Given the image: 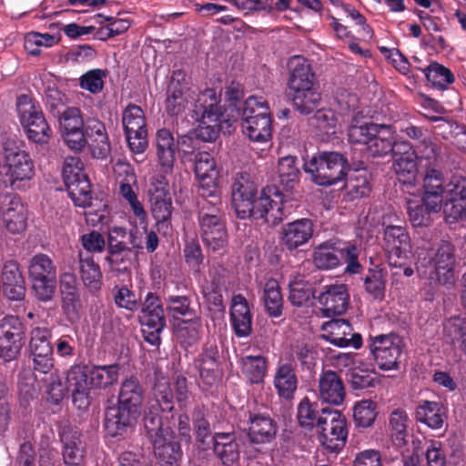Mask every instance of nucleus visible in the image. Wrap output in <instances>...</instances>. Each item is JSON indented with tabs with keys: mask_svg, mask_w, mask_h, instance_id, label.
I'll list each match as a JSON object with an SVG mask.
<instances>
[{
	"mask_svg": "<svg viewBox=\"0 0 466 466\" xmlns=\"http://www.w3.org/2000/svg\"><path fill=\"white\" fill-rule=\"evenodd\" d=\"M1 167L13 188H18L20 182L28 181L35 175V166L29 153L17 147H4Z\"/></svg>",
	"mask_w": 466,
	"mask_h": 466,
	"instance_id": "9b49d317",
	"label": "nucleus"
},
{
	"mask_svg": "<svg viewBox=\"0 0 466 466\" xmlns=\"http://www.w3.org/2000/svg\"><path fill=\"white\" fill-rule=\"evenodd\" d=\"M295 109L301 115H309L319 106L321 95L316 86L289 92Z\"/></svg>",
	"mask_w": 466,
	"mask_h": 466,
	"instance_id": "a19ab883",
	"label": "nucleus"
},
{
	"mask_svg": "<svg viewBox=\"0 0 466 466\" xmlns=\"http://www.w3.org/2000/svg\"><path fill=\"white\" fill-rule=\"evenodd\" d=\"M319 440L321 445L331 452L340 451L347 441V420L337 410H331L326 417V422L319 428Z\"/></svg>",
	"mask_w": 466,
	"mask_h": 466,
	"instance_id": "f3484780",
	"label": "nucleus"
},
{
	"mask_svg": "<svg viewBox=\"0 0 466 466\" xmlns=\"http://www.w3.org/2000/svg\"><path fill=\"white\" fill-rule=\"evenodd\" d=\"M347 376L348 382L353 390H364L374 388L378 383L373 370L361 369L360 366L349 370Z\"/></svg>",
	"mask_w": 466,
	"mask_h": 466,
	"instance_id": "bf43d9fd",
	"label": "nucleus"
},
{
	"mask_svg": "<svg viewBox=\"0 0 466 466\" xmlns=\"http://www.w3.org/2000/svg\"><path fill=\"white\" fill-rule=\"evenodd\" d=\"M319 397L323 402L334 406L343 403L346 390L344 383L337 372L328 370L319 375Z\"/></svg>",
	"mask_w": 466,
	"mask_h": 466,
	"instance_id": "bb28decb",
	"label": "nucleus"
},
{
	"mask_svg": "<svg viewBox=\"0 0 466 466\" xmlns=\"http://www.w3.org/2000/svg\"><path fill=\"white\" fill-rule=\"evenodd\" d=\"M122 124L124 133L147 130L144 111L139 106L129 104L123 111Z\"/></svg>",
	"mask_w": 466,
	"mask_h": 466,
	"instance_id": "603ef678",
	"label": "nucleus"
},
{
	"mask_svg": "<svg viewBox=\"0 0 466 466\" xmlns=\"http://www.w3.org/2000/svg\"><path fill=\"white\" fill-rule=\"evenodd\" d=\"M332 410L320 408L318 401L304 397L297 406L296 418L299 426L305 431H312L326 422V417Z\"/></svg>",
	"mask_w": 466,
	"mask_h": 466,
	"instance_id": "a878e982",
	"label": "nucleus"
},
{
	"mask_svg": "<svg viewBox=\"0 0 466 466\" xmlns=\"http://www.w3.org/2000/svg\"><path fill=\"white\" fill-rule=\"evenodd\" d=\"M192 160L191 157L187 158ZM194 172L199 183V189L216 190L218 187V171L214 157L206 151L198 152L194 158Z\"/></svg>",
	"mask_w": 466,
	"mask_h": 466,
	"instance_id": "7c9ffc66",
	"label": "nucleus"
},
{
	"mask_svg": "<svg viewBox=\"0 0 466 466\" xmlns=\"http://www.w3.org/2000/svg\"><path fill=\"white\" fill-rule=\"evenodd\" d=\"M314 265L319 269H331L339 266L336 243L325 242L319 245L313 253Z\"/></svg>",
	"mask_w": 466,
	"mask_h": 466,
	"instance_id": "6e6d98bb",
	"label": "nucleus"
},
{
	"mask_svg": "<svg viewBox=\"0 0 466 466\" xmlns=\"http://www.w3.org/2000/svg\"><path fill=\"white\" fill-rule=\"evenodd\" d=\"M16 107L27 138L36 144H46L52 131L40 106L30 96L20 95L16 99Z\"/></svg>",
	"mask_w": 466,
	"mask_h": 466,
	"instance_id": "1a4fd4ad",
	"label": "nucleus"
},
{
	"mask_svg": "<svg viewBox=\"0 0 466 466\" xmlns=\"http://www.w3.org/2000/svg\"><path fill=\"white\" fill-rule=\"evenodd\" d=\"M156 155L161 170L169 174L173 171L177 145L172 132L167 128L157 131L155 138Z\"/></svg>",
	"mask_w": 466,
	"mask_h": 466,
	"instance_id": "cd10ccee",
	"label": "nucleus"
},
{
	"mask_svg": "<svg viewBox=\"0 0 466 466\" xmlns=\"http://www.w3.org/2000/svg\"><path fill=\"white\" fill-rule=\"evenodd\" d=\"M273 384L280 398L291 400L298 388V378L291 363L278 365Z\"/></svg>",
	"mask_w": 466,
	"mask_h": 466,
	"instance_id": "58836bf2",
	"label": "nucleus"
},
{
	"mask_svg": "<svg viewBox=\"0 0 466 466\" xmlns=\"http://www.w3.org/2000/svg\"><path fill=\"white\" fill-rule=\"evenodd\" d=\"M62 175L68 196L74 204L80 208L89 207L92 199L91 183L84 172L81 159L77 157H66Z\"/></svg>",
	"mask_w": 466,
	"mask_h": 466,
	"instance_id": "9d476101",
	"label": "nucleus"
},
{
	"mask_svg": "<svg viewBox=\"0 0 466 466\" xmlns=\"http://www.w3.org/2000/svg\"><path fill=\"white\" fill-rule=\"evenodd\" d=\"M61 309L66 319L71 323H77L82 317L83 305L79 292L62 295Z\"/></svg>",
	"mask_w": 466,
	"mask_h": 466,
	"instance_id": "69168bd1",
	"label": "nucleus"
},
{
	"mask_svg": "<svg viewBox=\"0 0 466 466\" xmlns=\"http://www.w3.org/2000/svg\"><path fill=\"white\" fill-rule=\"evenodd\" d=\"M185 261L187 266L197 273L203 268L204 255L198 239L187 240L183 249Z\"/></svg>",
	"mask_w": 466,
	"mask_h": 466,
	"instance_id": "774afa93",
	"label": "nucleus"
},
{
	"mask_svg": "<svg viewBox=\"0 0 466 466\" xmlns=\"http://www.w3.org/2000/svg\"><path fill=\"white\" fill-rule=\"evenodd\" d=\"M113 299L117 308L124 309L127 311L135 312L140 308V300L137 298L135 292L129 289L126 285L114 288Z\"/></svg>",
	"mask_w": 466,
	"mask_h": 466,
	"instance_id": "338daca9",
	"label": "nucleus"
},
{
	"mask_svg": "<svg viewBox=\"0 0 466 466\" xmlns=\"http://www.w3.org/2000/svg\"><path fill=\"white\" fill-rule=\"evenodd\" d=\"M238 114L241 116L242 121L248 119H257L260 116L265 117L271 116L269 107L263 97L251 96L243 104V107L238 109Z\"/></svg>",
	"mask_w": 466,
	"mask_h": 466,
	"instance_id": "680f3d73",
	"label": "nucleus"
},
{
	"mask_svg": "<svg viewBox=\"0 0 466 466\" xmlns=\"http://www.w3.org/2000/svg\"><path fill=\"white\" fill-rule=\"evenodd\" d=\"M344 189L350 200L368 197L371 191V186L364 168V163L360 162L358 167L348 174L344 178Z\"/></svg>",
	"mask_w": 466,
	"mask_h": 466,
	"instance_id": "c9c22d12",
	"label": "nucleus"
},
{
	"mask_svg": "<svg viewBox=\"0 0 466 466\" xmlns=\"http://www.w3.org/2000/svg\"><path fill=\"white\" fill-rule=\"evenodd\" d=\"M120 365H94L86 371L81 366H73L67 371V388L74 405L86 410L90 405V390H106L115 385L119 378Z\"/></svg>",
	"mask_w": 466,
	"mask_h": 466,
	"instance_id": "7ed1b4c3",
	"label": "nucleus"
},
{
	"mask_svg": "<svg viewBox=\"0 0 466 466\" xmlns=\"http://www.w3.org/2000/svg\"><path fill=\"white\" fill-rule=\"evenodd\" d=\"M314 233V224L309 218H299L283 226L281 244L289 251H294L307 244Z\"/></svg>",
	"mask_w": 466,
	"mask_h": 466,
	"instance_id": "412c9836",
	"label": "nucleus"
},
{
	"mask_svg": "<svg viewBox=\"0 0 466 466\" xmlns=\"http://www.w3.org/2000/svg\"><path fill=\"white\" fill-rule=\"evenodd\" d=\"M188 87L185 81V74L174 71L167 89L166 110L169 116L183 113L188 106Z\"/></svg>",
	"mask_w": 466,
	"mask_h": 466,
	"instance_id": "6ab92c4d",
	"label": "nucleus"
},
{
	"mask_svg": "<svg viewBox=\"0 0 466 466\" xmlns=\"http://www.w3.org/2000/svg\"><path fill=\"white\" fill-rule=\"evenodd\" d=\"M423 72L427 80L439 90L446 89L455 80L453 73L437 62H431Z\"/></svg>",
	"mask_w": 466,
	"mask_h": 466,
	"instance_id": "3c124183",
	"label": "nucleus"
},
{
	"mask_svg": "<svg viewBox=\"0 0 466 466\" xmlns=\"http://www.w3.org/2000/svg\"><path fill=\"white\" fill-rule=\"evenodd\" d=\"M3 223L12 234H19L26 228L27 208L18 197H13L3 212Z\"/></svg>",
	"mask_w": 466,
	"mask_h": 466,
	"instance_id": "e433bc0d",
	"label": "nucleus"
},
{
	"mask_svg": "<svg viewBox=\"0 0 466 466\" xmlns=\"http://www.w3.org/2000/svg\"><path fill=\"white\" fill-rule=\"evenodd\" d=\"M393 169L398 180L404 185H412L417 177L418 167L414 152H407L402 157H396Z\"/></svg>",
	"mask_w": 466,
	"mask_h": 466,
	"instance_id": "a18cd8bd",
	"label": "nucleus"
},
{
	"mask_svg": "<svg viewBox=\"0 0 466 466\" xmlns=\"http://www.w3.org/2000/svg\"><path fill=\"white\" fill-rule=\"evenodd\" d=\"M50 339L51 330L47 328L35 327L31 330L29 349L33 369L43 374H47L54 367Z\"/></svg>",
	"mask_w": 466,
	"mask_h": 466,
	"instance_id": "4468645a",
	"label": "nucleus"
},
{
	"mask_svg": "<svg viewBox=\"0 0 466 466\" xmlns=\"http://www.w3.org/2000/svg\"><path fill=\"white\" fill-rule=\"evenodd\" d=\"M192 118L198 123L197 136L204 142L215 141L218 134L223 130V125L227 127L232 126L231 119L225 113L221 105L220 95L213 88H206L199 92L192 104Z\"/></svg>",
	"mask_w": 466,
	"mask_h": 466,
	"instance_id": "20e7f679",
	"label": "nucleus"
},
{
	"mask_svg": "<svg viewBox=\"0 0 466 466\" xmlns=\"http://www.w3.org/2000/svg\"><path fill=\"white\" fill-rule=\"evenodd\" d=\"M31 431L27 427L17 431L16 440L22 441L15 460V466H35V450L30 441Z\"/></svg>",
	"mask_w": 466,
	"mask_h": 466,
	"instance_id": "de8ad7c7",
	"label": "nucleus"
},
{
	"mask_svg": "<svg viewBox=\"0 0 466 466\" xmlns=\"http://www.w3.org/2000/svg\"><path fill=\"white\" fill-rule=\"evenodd\" d=\"M263 303L269 317L279 318L283 312V297L277 279L270 278L263 288Z\"/></svg>",
	"mask_w": 466,
	"mask_h": 466,
	"instance_id": "c03bdc74",
	"label": "nucleus"
},
{
	"mask_svg": "<svg viewBox=\"0 0 466 466\" xmlns=\"http://www.w3.org/2000/svg\"><path fill=\"white\" fill-rule=\"evenodd\" d=\"M384 248L390 267L400 268L411 252L410 238L406 228L387 226L383 233Z\"/></svg>",
	"mask_w": 466,
	"mask_h": 466,
	"instance_id": "dca6fc26",
	"label": "nucleus"
},
{
	"mask_svg": "<svg viewBox=\"0 0 466 466\" xmlns=\"http://www.w3.org/2000/svg\"><path fill=\"white\" fill-rule=\"evenodd\" d=\"M193 429L196 439L201 444L211 436V425L208 420V410L204 405H196L192 411Z\"/></svg>",
	"mask_w": 466,
	"mask_h": 466,
	"instance_id": "e2e57ef3",
	"label": "nucleus"
},
{
	"mask_svg": "<svg viewBox=\"0 0 466 466\" xmlns=\"http://www.w3.org/2000/svg\"><path fill=\"white\" fill-rule=\"evenodd\" d=\"M139 323L159 327L167 325L165 309L161 298L156 292H147L144 300L140 301Z\"/></svg>",
	"mask_w": 466,
	"mask_h": 466,
	"instance_id": "473e14b6",
	"label": "nucleus"
},
{
	"mask_svg": "<svg viewBox=\"0 0 466 466\" xmlns=\"http://www.w3.org/2000/svg\"><path fill=\"white\" fill-rule=\"evenodd\" d=\"M107 250L112 256L111 258H108L110 263H118L119 260L123 261V258L119 259L118 256L127 250V228L114 227L110 229L107 238Z\"/></svg>",
	"mask_w": 466,
	"mask_h": 466,
	"instance_id": "13d9d810",
	"label": "nucleus"
},
{
	"mask_svg": "<svg viewBox=\"0 0 466 466\" xmlns=\"http://www.w3.org/2000/svg\"><path fill=\"white\" fill-rule=\"evenodd\" d=\"M243 133L254 142L263 143L271 138L272 116H260L257 119L244 120L241 123Z\"/></svg>",
	"mask_w": 466,
	"mask_h": 466,
	"instance_id": "37998d69",
	"label": "nucleus"
},
{
	"mask_svg": "<svg viewBox=\"0 0 466 466\" xmlns=\"http://www.w3.org/2000/svg\"><path fill=\"white\" fill-rule=\"evenodd\" d=\"M153 445L155 456L158 461L167 466H175L182 457V450L179 441L171 431L150 441Z\"/></svg>",
	"mask_w": 466,
	"mask_h": 466,
	"instance_id": "c756f323",
	"label": "nucleus"
},
{
	"mask_svg": "<svg viewBox=\"0 0 466 466\" xmlns=\"http://www.w3.org/2000/svg\"><path fill=\"white\" fill-rule=\"evenodd\" d=\"M443 332L451 343L458 341L459 348L466 355V318L456 316L446 319L443 323Z\"/></svg>",
	"mask_w": 466,
	"mask_h": 466,
	"instance_id": "864d4df0",
	"label": "nucleus"
},
{
	"mask_svg": "<svg viewBox=\"0 0 466 466\" xmlns=\"http://www.w3.org/2000/svg\"><path fill=\"white\" fill-rule=\"evenodd\" d=\"M367 347L380 370L388 371L400 369V360L404 348V342L400 336L394 332L370 335L367 339Z\"/></svg>",
	"mask_w": 466,
	"mask_h": 466,
	"instance_id": "6e6552de",
	"label": "nucleus"
},
{
	"mask_svg": "<svg viewBox=\"0 0 466 466\" xmlns=\"http://www.w3.org/2000/svg\"><path fill=\"white\" fill-rule=\"evenodd\" d=\"M248 438L250 443L267 444L275 440L278 424L269 414L248 412Z\"/></svg>",
	"mask_w": 466,
	"mask_h": 466,
	"instance_id": "aec40b11",
	"label": "nucleus"
},
{
	"mask_svg": "<svg viewBox=\"0 0 466 466\" xmlns=\"http://www.w3.org/2000/svg\"><path fill=\"white\" fill-rule=\"evenodd\" d=\"M396 129L390 125L365 123L350 125L348 129L351 144L366 146L369 154L374 157H384L394 150Z\"/></svg>",
	"mask_w": 466,
	"mask_h": 466,
	"instance_id": "39448f33",
	"label": "nucleus"
},
{
	"mask_svg": "<svg viewBox=\"0 0 466 466\" xmlns=\"http://www.w3.org/2000/svg\"><path fill=\"white\" fill-rule=\"evenodd\" d=\"M415 418L429 428L438 430L443 426L446 409L439 401L420 400L415 410Z\"/></svg>",
	"mask_w": 466,
	"mask_h": 466,
	"instance_id": "4c0bfd02",
	"label": "nucleus"
},
{
	"mask_svg": "<svg viewBox=\"0 0 466 466\" xmlns=\"http://www.w3.org/2000/svg\"><path fill=\"white\" fill-rule=\"evenodd\" d=\"M241 373L250 384L263 383L268 370L267 359L262 355H247L240 359Z\"/></svg>",
	"mask_w": 466,
	"mask_h": 466,
	"instance_id": "ea45409f",
	"label": "nucleus"
},
{
	"mask_svg": "<svg viewBox=\"0 0 466 466\" xmlns=\"http://www.w3.org/2000/svg\"><path fill=\"white\" fill-rule=\"evenodd\" d=\"M456 248L449 240H441L437 248L428 252L429 264L441 285L452 284L456 265Z\"/></svg>",
	"mask_w": 466,
	"mask_h": 466,
	"instance_id": "ddd939ff",
	"label": "nucleus"
},
{
	"mask_svg": "<svg viewBox=\"0 0 466 466\" xmlns=\"http://www.w3.org/2000/svg\"><path fill=\"white\" fill-rule=\"evenodd\" d=\"M167 309L170 316L178 319L180 317L198 318L191 307V299L187 296L170 295L167 299Z\"/></svg>",
	"mask_w": 466,
	"mask_h": 466,
	"instance_id": "052dcab7",
	"label": "nucleus"
},
{
	"mask_svg": "<svg viewBox=\"0 0 466 466\" xmlns=\"http://www.w3.org/2000/svg\"><path fill=\"white\" fill-rule=\"evenodd\" d=\"M160 411L157 405L150 404L145 412L144 425L150 441L166 433V431H171L170 428L163 427Z\"/></svg>",
	"mask_w": 466,
	"mask_h": 466,
	"instance_id": "0e129e2a",
	"label": "nucleus"
},
{
	"mask_svg": "<svg viewBox=\"0 0 466 466\" xmlns=\"http://www.w3.org/2000/svg\"><path fill=\"white\" fill-rule=\"evenodd\" d=\"M62 457L66 466H81L85 459V448L80 440V433L70 427H65L60 433Z\"/></svg>",
	"mask_w": 466,
	"mask_h": 466,
	"instance_id": "2f4dec72",
	"label": "nucleus"
},
{
	"mask_svg": "<svg viewBox=\"0 0 466 466\" xmlns=\"http://www.w3.org/2000/svg\"><path fill=\"white\" fill-rule=\"evenodd\" d=\"M387 271L380 265L370 268L362 278L365 291L375 300L385 297Z\"/></svg>",
	"mask_w": 466,
	"mask_h": 466,
	"instance_id": "79ce46f5",
	"label": "nucleus"
},
{
	"mask_svg": "<svg viewBox=\"0 0 466 466\" xmlns=\"http://www.w3.org/2000/svg\"><path fill=\"white\" fill-rule=\"evenodd\" d=\"M289 92L316 86V76L308 59L300 56L291 57L288 63Z\"/></svg>",
	"mask_w": 466,
	"mask_h": 466,
	"instance_id": "393cba45",
	"label": "nucleus"
},
{
	"mask_svg": "<svg viewBox=\"0 0 466 466\" xmlns=\"http://www.w3.org/2000/svg\"><path fill=\"white\" fill-rule=\"evenodd\" d=\"M350 292L343 283L324 285L316 297L323 317L330 318L346 313L350 306Z\"/></svg>",
	"mask_w": 466,
	"mask_h": 466,
	"instance_id": "2eb2a0df",
	"label": "nucleus"
},
{
	"mask_svg": "<svg viewBox=\"0 0 466 466\" xmlns=\"http://www.w3.org/2000/svg\"><path fill=\"white\" fill-rule=\"evenodd\" d=\"M238 435L233 429L227 431H215L212 435L213 451L225 466H233L239 460Z\"/></svg>",
	"mask_w": 466,
	"mask_h": 466,
	"instance_id": "5701e85b",
	"label": "nucleus"
},
{
	"mask_svg": "<svg viewBox=\"0 0 466 466\" xmlns=\"http://www.w3.org/2000/svg\"><path fill=\"white\" fill-rule=\"evenodd\" d=\"M25 342V326L14 315L0 319V359L11 362L18 358Z\"/></svg>",
	"mask_w": 466,
	"mask_h": 466,
	"instance_id": "f8f14e48",
	"label": "nucleus"
},
{
	"mask_svg": "<svg viewBox=\"0 0 466 466\" xmlns=\"http://www.w3.org/2000/svg\"><path fill=\"white\" fill-rule=\"evenodd\" d=\"M27 272L35 298L41 302L52 300L57 283L56 266L53 259L46 254L37 253L28 260Z\"/></svg>",
	"mask_w": 466,
	"mask_h": 466,
	"instance_id": "0eeeda50",
	"label": "nucleus"
},
{
	"mask_svg": "<svg viewBox=\"0 0 466 466\" xmlns=\"http://www.w3.org/2000/svg\"><path fill=\"white\" fill-rule=\"evenodd\" d=\"M322 339L330 344L339 347H353L359 350L362 346V336L354 332L349 320L343 319H332L322 325Z\"/></svg>",
	"mask_w": 466,
	"mask_h": 466,
	"instance_id": "a211bd4d",
	"label": "nucleus"
},
{
	"mask_svg": "<svg viewBox=\"0 0 466 466\" xmlns=\"http://www.w3.org/2000/svg\"><path fill=\"white\" fill-rule=\"evenodd\" d=\"M144 395L145 390L137 376L122 380L116 404L106 410L104 427L107 435L124 439L135 431L142 414Z\"/></svg>",
	"mask_w": 466,
	"mask_h": 466,
	"instance_id": "f03ea898",
	"label": "nucleus"
},
{
	"mask_svg": "<svg viewBox=\"0 0 466 466\" xmlns=\"http://www.w3.org/2000/svg\"><path fill=\"white\" fill-rule=\"evenodd\" d=\"M230 323L238 338H246L251 334L253 316L249 304L242 294L233 295L230 306Z\"/></svg>",
	"mask_w": 466,
	"mask_h": 466,
	"instance_id": "b1692460",
	"label": "nucleus"
},
{
	"mask_svg": "<svg viewBox=\"0 0 466 466\" xmlns=\"http://www.w3.org/2000/svg\"><path fill=\"white\" fill-rule=\"evenodd\" d=\"M80 278L85 288L93 296H97L103 286V274L100 266L95 262L93 256L79 254Z\"/></svg>",
	"mask_w": 466,
	"mask_h": 466,
	"instance_id": "72a5a7b5",
	"label": "nucleus"
},
{
	"mask_svg": "<svg viewBox=\"0 0 466 466\" xmlns=\"http://www.w3.org/2000/svg\"><path fill=\"white\" fill-rule=\"evenodd\" d=\"M198 226L200 236L209 248L217 251L227 246L228 238L223 217L204 216Z\"/></svg>",
	"mask_w": 466,
	"mask_h": 466,
	"instance_id": "4be33fe9",
	"label": "nucleus"
},
{
	"mask_svg": "<svg viewBox=\"0 0 466 466\" xmlns=\"http://www.w3.org/2000/svg\"><path fill=\"white\" fill-rule=\"evenodd\" d=\"M86 144L96 158L104 159L110 153L106 127L100 120L87 119L84 127Z\"/></svg>",
	"mask_w": 466,
	"mask_h": 466,
	"instance_id": "c85d7f7f",
	"label": "nucleus"
},
{
	"mask_svg": "<svg viewBox=\"0 0 466 466\" xmlns=\"http://www.w3.org/2000/svg\"><path fill=\"white\" fill-rule=\"evenodd\" d=\"M337 257L339 259V266L346 264L345 272L353 275L361 271L362 266L359 261L360 250V248L350 243H336Z\"/></svg>",
	"mask_w": 466,
	"mask_h": 466,
	"instance_id": "09e8293b",
	"label": "nucleus"
},
{
	"mask_svg": "<svg viewBox=\"0 0 466 466\" xmlns=\"http://www.w3.org/2000/svg\"><path fill=\"white\" fill-rule=\"evenodd\" d=\"M408 415L404 410H395L390 416L391 441L394 446L401 448L406 445L408 436Z\"/></svg>",
	"mask_w": 466,
	"mask_h": 466,
	"instance_id": "8fccbe9b",
	"label": "nucleus"
},
{
	"mask_svg": "<svg viewBox=\"0 0 466 466\" xmlns=\"http://www.w3.org/2000/svg\"><path fill=\"white\" fill-rule=\"evenodd\" d=\"M257 185L243 174H238L231 187L232 207L239 219L253 218L270 227L279 225L286 217L283 194L275 186L262 188L258 198Z\"/></svg>",
	"mask_w": 466,
	"mask_h": 466,
	"instance_id": "f257e3e1",
	"label": "nucleus"
},
{
	"mask_svg": "<svg viewBox=\"0 0 466 466\" xmlns=\"http://www.w3.org/2000/svg\"><path fill=\"white\" fill-rule=\"evenodd\" d=\"M299 169L297 166V157L286 156L279 160L278 175L280 185L287 191L292 190L299 183Z\"/></svg>",
	"mask_w": 466,
	"mask_h": 466,
	"instance_id": "49530a36",
	"label": "nucleus"
},
{
	"mask_svg": "<svg viewBox=\"0 0 466 466\" xmlns=\"http://www.w3.org/2000/svg\"><path fill=\"white\" fill-rule=\"evenodd\" d=\"M225 283L220 276H214L207 281L201 289L205 303L209 312L214 315H223L226 311L224 304L223 290Z\"/></svg>",
	"mask_w": 466,
	"mask_h": 466,
	"instance_id": "f704fd0d",
	"label": "nucleus"
},
{
	"mask_svg": "<svg viewBox=\"0 0 466 466\" xmlns=\"http://www.w3.org/2000/svg\"><path fill=\"white\" fill-rule=\"evenodd\" d=\"M289 300L294 307L308 306L312 299H316L317 294L308 281H294L289 283Z\"/></svg>",
	"mask_w": 466,
	"mask_h": 466,
	"instance_id": "5fc2aeb1",
	"label": "nucleus"
},
{
	"mask_svg": "<svg viewBox=\"0 0 466 466\" xmlns=\"http://www.w3.org/2000/svg\"><path fill=\"white\" fill-rule=\"evenodd\" d=\"M348 160L344 155L323 151L311 157L309 160L304 158L303 169L310 175L311 180L319 186H331L344 180Z\"/></svg>",
	"mask_w": 466,
	"mask_h": 466,
	"instance_id": "423d86ee",
	"label": "nucleus"
},
{
	"mask_svg": "<svg viewBox=\"0 0 466 466\" xmlns=\"http://www.w3.org/2000/svg\"><path fill=\"white\" fill-rule=\"evenodd\" d=\"M377 415V403L371 400H361L354 406L353 419L356 426L359 428L372 426Z\"/></svg>",
	"mask_w": 466,
	"mask_h": 466,
	"instance_id": "4d7b16f0",
	"label": "nucleus"
}]
</instances>
